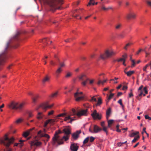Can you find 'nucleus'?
<instances>
[{"mask_svg": "<svg viewBox=\"0 0 151 151\" xmlns=\"http://www.w3.org/2000/svg\"><path fill=\"white\" fill-rule=\"evenodd\" d=\"M91 101H95L96 102L97 101L96 99L95 98L94 96H93L91 97V99L90 100Z\"/></svg>", "mask_w": 151, "mask_h": 151, "instance_id": "48", "label": "nucleus"}, {"mask_svg": "<svg viewBox=\"0 0 151 151\" xmlns=\"http://www.w3.org/2000/svg\"><path fill=\"white\" fill-rule=\"evenodd\" d=\"M139 138V136L137 135L135 137L134 139L132 140V142L134 143L136 142Z\"/></svg>", "mask_w": 151, "mask_h": 151, "instance_id": "30", "label": "nucleus"}, {"mask_svg": "<svg viewBox=\"0 0 151 151\" xmlns=\"http://www.w3.org/2000/svg\"><path fill=\"white\" fill-rule=\"evenodd\" d=\"M14 141L13 138L9 139L6 135H5L4 138L0 139V144L3 145L6 147V149H3L2 151H12V149L9 147L13 142Z\"/></svg>", "mask_w": 151, "mask_h": 151, "instance_id": "3", "label": "nucleus"}, {"mask_svg": "<svg viewBox=\"0 0 151 151\" xmlns=\"http://www.w3.org/2000/svg\"><path fill=\"white\" fill-rule=\"evenodd\" d=\"M143 51V50H142L141 49H140L139 50L136 52L137 55H138L140 52L141 51Z\"/></svg>", "mask_w": 151, "mask_h": 151, "instance_id": "63", "label": "nucleus"}, {"mask_svg": "<svg viewBox=\"0 0 151 151\" xmlns=\"http://www.w3.org/2000/svg\"><path fill=\"white\" fill-rule=\"evenodd\" d=\"M37 97L38 96H36L32 98V101L34 103H35L36 102V100Z\"/></svg>", "mask_w": 151, "mask_h": 151, "instance_id": "49", "label": "nucleus"}, {"mask_svg": "<svg viewBox=\"0 0 151 151\" xmlns=\"http://www.w3.org/2000/svg\"><path fill=\"white\" fill-rule=\"evenodd\" d=\"M106 80H104L103 81H102L101 80H99L98 82L97 83V84L98 85H99L100 84H103L104 83H105L106 81Z\"/></svg>", "mask_w": 151, "mask_h": 151, "instance_id": "34", "label": "nucleus"}, {"mask_svg": "<svg viewBox=\"0 0 151 151\" xmlns=\"http://www.w3.org/2000/svg\"><path fill=\"white\" fill-rule=\"evenodd\" d=\"M48 39L47 38H45L43 39L42 40V42L44 43L47 42L48 41Z\"/></svg>", "mask_w": 151, "mask_h": 151, "instance_id": "47", "label": "nucleus"}, {"mask_svg": "<svg viewBox=\"0 0 151 151\" xmlns=\"http://www.w3.org/2000/svg\"><path fill=\"white\" fill-rule=\"evenodd\" d=\"M95 1L94 0H90L89 2L88 3L87 6H90L91 5H93L95 4Z\"/></svg>", "mask_w": 151, "mask_h": 151, "instance_id": "29", "label": "nucleus"}, {"mask_svg": "<svg viewBox=\"0 0 151 151\" xmlns=\"http://www.w3.org/2000/svg\"><path fill=\"white\" fill-rule=\"evenodd\" d=\"M101 9L107 11L110 9H112V8L111 7H109L108 8H106L105 6H103V5H102L101 7Z\"/></svg>", "mask_w": 151, "mask_h": 151, "instance_id": "28", "label": "nucleus"}, {"mask_svg": "<svg viewBox=\"0 0 151 151\" xmlns=\"http://www.w3.org/2000/svg\"><path fill=\"white\" fill-rule=\"evenodd\" d=\"M114 93H111L108 98V100H110L114 96Z\"/></svg>", "mask_w": 151, "mask_h": 151, "instance_id": "44", "label": "nucleus"}, {"mask_svg": "<svg viewBox=\"0 0 151 151\" xmlns=\"http://www.w3.org/2000/svg\"><path fill=\"white\" fill-rule=\"evenodd\" d=\"M59 65V68H62L64 67L65 66V64L64 62L60 63Z\"/></svg>", "mask_w": 151, "mask_h": 151, "instance_id": "38", "label": "nucleus"}, {"mask_svg": "<svg viewBox=\"0 0 151 151\" xmlns=\"http://www.w3.org/2000/svg\"><path fill=\"white\" fill-rule=\"evenodd\" d=\"M146 2L147 5L151 8V0H146Z\"/></svg>", "mask_w": 151, "mask_h": 151, "instance_id": "31", "label": "nucleus"}, {"mask_svg": "<svg viewBox=\"0 0 151 151\" xmlns=\"http://www.w3.org/2000/svg\"><path fill=\"white\" fill-rule=\"evenodd\" d=\"M63 0H50L49 2V5L53 8H55L58 4L61 5L63 3Z\"/></svg>", "mask_w": 151, "mask_h": 151, "instance_id": "7", "label": "nucleus"}, {"mask_svg": "<svg viewBox=\"0 0 151 151\" xmlns=\"http://www.w3.org/2000/svg\"><path fill=\"white\" fill-rule=\"evenodd\" d=\"M42 144L41 142H38L36 140L35 141H32L30 143L31 146H38L41 145Z\"/></svg>", "mask_w": 151, "mask_h": 151, "instance_id": "15", "label": "nucleus"}, {"mask_svg": "<svg viewBox=\"0 0 151 151\" xmlns=\"http://www.w3.org/2000/svg\"><path fill=\"white\" fill-rule=\"evenodd\" d=\"M102 103V99L101 97H99L98 98V101L96 104V106H100Z\"/></svg>", "mask_w": 151, "mask_h": 151, "instance_id": "25", "label": "nucleus"}, {"mask_svg": "<svg viewBox=\"0 0 151 151\" xmlns=\"http://www.w3.org/2000/svg\"><path fill=\"white\" fill-rule=\"evenodd\" d=\"M72 113H73V115H76L78 117L82 116H87L88 115V109H86L84 110H81L76 114L75 109H72Z\"/></svg>", "mask_w": 151, "mask_h": 151, "instance_id": "6", "label": "nucleus"}, {"mask_svg": "<svg viewBox=\"0 0 151 151\" xmlns=\"http://www.w3.org/2000/svg\"><path fill=\"white\" fill-rule=\"evenodd\" d=\"M62 133V132L60 130L58 131L55 132L52 138V144L53 145L57 147L58 145L63 144V139H64L65 141L68 139V137L67 135L66 136H64L62 139H60L59 138V137L58 134Z\"/></svg>", "mask_w": 151, "mask_h": 151, "instance_id": "2", "label": "nucleus"}, {"mask_svg": "<svg viewBox=\"0 0 151 151\" xmlns=\"http://www.w3.org/2000/svg\"><path fill=\"white\" fill-rule=\"evenodd\" d=\"M71 119L70 116H66L64 119V121H67L68 120L70 119Z\"/></svg>", "mask_w": 151, "mask_h": 151, "instance_id": "43", "label": "nucleus"}, {"mask_svg": "<svg viewBox=\"0 0 151 151\" xmlns=\"http://www.w3.org/2000/svg\"><path fill=\"white\" fill-rule=\"evenodd\" d=\"M75 117H71V119H70V121L68 122V123H70L71 124L72 123V122L75 120Z\"/></svg>", "mask_w": 151, "mask_h": 151, "instance_id": "41", "label": "nucleus"}, {"mask_svg": "<svg viewBox=\"0 0 151 151\" xmlns=\"http://www.w3.org/2000/svg\"><path fill=\"white\" fill-rule=\"evenodd\" d=\"M145 118L146 119H148L149 120H151V117L149 116L148 115H145Z\"/></svg>", "mask_w": 151, "mask_h": 151, "instance_id": "50", "label": "nucleus"}, {"mask_svg": "<svg viewBox=\"0 0 151 151\" xmlns=\"http://www.w3.org/2000/svg\"><path fill=\"white\" fill-rule=\"evenodd\" d=\"M122 57H123V58H124L125 60H126V59L127 58V55L126 54H125L124 55H123L122 56Z\"/></svg>", "mask_w": 151, "mask_h": 151, "instance_id": "62", "label": "nucleus"}, {"mask_svg": "<svg viewBox=\"0 0 151 151\" xmlns=\"http://www.w3.org/2000/svg\"><path fill=\"white\" fill-rule=\"evenodd\" d=\"M21 34L20 32H18L7 43L4 51L0 54V66L2 65L5 59L6 58V51L9 47L10 44L14 40H17L19 39V36Z\"/></svg>", "mask_w": 151, "mask_h": 151, "instance_id": "1", "label": "nucleus"}, {"mask_svg": "<svg viewBox=\"0 0 151 151\" xmlns=\"http://www.w3.org/2000/svg\"><path fill=\"white\" fill-rule=\"evenodd\" d=\"M50 64L52 65H56L55 63L53 60H51L50 62Z\"/></svg>", "mask_w": 151, "mask_h": 151, "instance_id": "53", "label": "nucleus"}, {"mask_svg": "<svg viewBox=\"0 0 151 151\" xmlns=\"http://www.w3.org/2000/svg\"><path fill=\"white\" fill-rule=\"evenodd\" d=\"M111 112V109L109 108L108 110L106 111V119H108L109 116L110 115Z\"/></svg>", "mask_w": 151, "mask_h": 151, "instance_id": "24", "label": "nucleus"}, {"mask_svg": "<svg viewBox=\"0 0 151 151\" xmlns=\"http://www.w3.org/2000/svg\"><path fill=\"white\" fill-rule=\"evenodd\" d=\"M139 134V132H133L131 134L130 137H133L136 135H137Z\"/></svg>", "mask_w": 151, "mask_h": 151, "instance_id": "33", "label": "nucleus"}, {"mask_svg": "<svg viewBox=\"0 0 151 151\" xmlns=\"http://www.w3.org/2000/svg\"><path fill=\"white\" fill-rule=\"evenodd\" d=\"M35 129V128L33 127L30 129L28 131L24 132L23 134V136L25 137H27L30 133H31V132Z\"/></svg>", "mask_w": 151, "mask_h": 151, "instance_id": "16", "label": "nucleus"}, {"mask_svg": "<svg viewBox=\"0 0 151 151\" xmlns=\"http://www.w3.org/2000/svg\"><path fill=\"white\" fill-rule=\"evenodd\" d=\"M50 120H47L45 123L44 126L45 127H46L48 123H49Z\"/></svg>", "mask_w": 151, "mask_h": 151, "instance_id": "57", "label": "nucleus"}, {"mask_svg": "<svg viewBox=\"0 0 151 151\" xmlns=\"http://www.w3.org/2000/svg\"><path fill=\"white\" fill-rule=\"evenodd\" d=\"M122 99H120L119 101H118V103H119V104H120V105L123 107H124V105H123V104H122Z\"/></svg>", "mask_w": 151, "mask_h": 151, "instance_id": "42", "label": "nucleus"}, {"mask_svg": "<svg viewBox=\"0 0 151 151\" xmlns=\"http://www.w3.org/2000/svg\"><path fill=\"white\" fill-rule=\"evenodd\" d=\"M54 112V111L53 110H52L50 111L48 113V115H50L52 114Z\"/></svg>", "mask_w": 151, "mask_h": 151, "instance_id": "64", "label": "nucleus"}, {"mask_svg": "<svg viewBox=\"0 0 151 151\" xmlns=\"http://www.w3.org/2000/svg\"><path fill=\"white\" fill-rule=\"evenodd\" d=\"M127 86H123L122 88V90H126L127 89Z\"/></svg>", "mask_w": 151, "mask_h": 151, "instance_id": "61", "label": "nucleus"}, {"mask_svg": "<svg viewBox=\"0 0 151 151\" xmlns=\"http://www.w3.org/2000/svg\"><path fill=\"white\" fill-rule=\"evenodd\" d=\"M23 121V119H21V118H19V119H17L16 121V123H17V124H19L20 123H21V122H22V121Z\"/></svg>", "mask_w": 151, "mask_h": 151, "instance_id": "37", "label": "nucleus"}, {"mask_svg": "<svg viewBox=\"0 0 151 151\" xmlns=\"http://www.w3.org/2000/svg\"><path fill=\"white\" fill-rule=\"evenodd\" d=\"M114 122V120L112 119L108 120V127H111V124L113 123Z\"/></svg>", "mask_w": 151, "mask_h": 151, "instance_id": "26", "label": "nucleus"}, {"mask_svg": "<svg viewBox=\"0 0 151 151\" xmlns=\"http://www.w3.org/2000/svg\"><path fill=\"white\" fill-rule=\"evenodd\" d=\"M48 120H50L49 123H50L51 124H53L55 122V120L54 119H49Z\"/></svg>", "mask_w": 151, "mask_h": 151, "instance_id": "46", "label": "nucleus"}, {"mask_svg": "<svg viewBox=\"0 0 151 151\" xmlns=\"http://www.w3.org/2000/svg\"><path fill=\"white\" fill-rule=\"evenodd\" d=\"M143 86L142 85L141 86L138 88V95L137 96L136 98L137 99L139 100H140L142 95L143 94V89H142Z\"/></svg>", "mask_w": 151, "mask_h": 151, "instance_id": "11", "label": "nucleus"}, {"mask_svg": "<svg viewBox=\"0 0 151 151\" xmlns=\"http://www.w3.org/2000/svg\"><path fill=\"white\" fill-rule=\"evenodd\" d=\"M89 139H90V142H92L95 139V138L94 137H93L91 136L89 138Z\"/></svg>", "mask_w": 151, "mask_h": 151, "instance_id": "52", "label": "nucleus"}, {"mask_svg": "<svg viewBox=\"0 0 151 151\" xmlns=\"http://www.w3.org/2000/svg\"><path fill=\"white\" fill-rule=\"evenodd\" d=\"M72 75V74L70 73H68L65 76L66 78H68L70 76Z\"/></svg>", "mask_w": 151, "mask_h": 151, "instance_id": "51", "label": "nucleus"}, {"mask_svg": "<svg viewBox=\"0 0 151 151\" xmlns=\"http://www.w3.org/2000/svg\"><path fill=\"white\" fill-rule=\"evenodd\" d=\"M63 132L67 135H69L71 133L70 129L68 128H65L63 129Z\"/></svg>", "mask_w": 151, "mask_h": 151, "instance_id": "20", "label": "nucleus"}, {"mask_svg": "<svg viewBox=\"0 0 151 151\" xmlns=\"http://www.w3.org/2000/svg\"><path fill=\"white\" fill-rule=\"evenodd\" d=\"M149 65L147 64L143 68V70L144 71L146 70V69L147 68L148 66Z\"/></svg>", "mask_w": 151, "mask_h": 151, "instance_id": "58", "label": "nucleus"}, {"mask_svg": "<svg viewBox=\"0 0 151 151\" xmlns=\"http://www.w3.org/2000/svg\"><path fill=\"white\" fill-rule=\"evenodd\" d=\"M89 137H87L83 141V143L85 144L87 143L89 140Z\"/></svg>", "mask_w": 151, "mask_h": 151, "instance_id": "36", "label": "nucleus"}, {"mask_svg": "<svg viewBox=\"0 0 151 151\" xmlns=\"http://www.w3.org/2000/svg\"><path fill=\"white\" fill-rule=\"evenodd\" d=\"M143 92H144L146 94H147L148 93V91L147 90V88L146 87H145L143 89Z\"/></svg>", "mask_w": 151, "mask_h": 151, "instance_id": "40", "label": "nucleus"}, {"mask_svg": "<svg viewBox=\"0 0 151 151\" xmlns=\"http://www.w3.org/2000/svg\"><path fill=\"white\" fill-rule=\"evenodd\" d=\"M114 54L115 53L114 52L107 50L105 51L104 53L101 54L100 55L99 58L102 60H105L108 58L111 57L114 55Z\"/></svg>", "mask_w": 151, "mask_h": 151, "instance_id": "5", "label": "nucleus"}, {"mask_svg": "<svg viewBox=\"0 0 151 151\" xmlns=\"http://www.w3.org/2000/svg\"><path fill=\"white\" fill-rule=\"evenodd\" d=\"M81 132V130L77 131L72 134V137L74 140H77L79 137V135Z\"/></svg>", "mask_w": 151, "mask_h": 151, "instance_id": "12", "label": "nucleus"}, {"mask_svg": "<svg viewBox=\"0 0 151 151\" xmlns=\"http://www.w3.org/2000/svg\"><path fill=\"white\" fill-rule=\"evenodd\" d=\"M131 61L132 62L131 67H134L136 63L134 60H131Z\"/></svg>", "mask_w": 151, "mask_h": 151, "instance_id": "45", "label": "nucleus"}, {"mask_svg": "<svg viewBox=\"0 0 151 151\" xmlns=\"http://www.w3.org/2000/svg\"><path fill=\"white\" fill-rule=\"evenodd\" d=\"M102 128H103V130L106 133V134L107 135L108 133V132L107 130V127L104 126V127H103Z\"/></svg>", "mask_w": 151, "mask_h": 151, "instance_id": "39", "label": "nucleus"}, {"mask_svg": "<svg viewBox=\"0 0 151 151\" xmlns=\"http://www.w3.org/2000/svg\"><path fill=\"white\" fill-rule=\"evenodd\" d=\"M65 115V114L63 113V114H60L58 115L57 116V117H59L63 116L64 115Z\"/></svg>", "mask_w": 151, "mask_h": 151, "instance_id": "60", "label": "nucleus"}, {"mask_svg": "<svg viewBox=\"0 0 151 151\" xmlns=\"http://www.w3.org/2000/svg\"><path fill=\"white\" fill-rule=\"evenodd\" d=\"M86 75L84 74H82L79 76L78 78L80 80L84 81L86 77Z\"/></svg>", "mask_w": 151, "mask_h": 151, "instance_id": "21", "label": "nucleus"}, {"mask_svg": "<svg viewBox=\"0 0 151 151\" xmlns=\"http://www.w3.org/2000/svg\"><path fill=\"white\" fill-rule=\"evenodd\" d=\"M125 60L124 58H121L119 59H118L116 60V61L119 62H122V61H124V60Z\"/></svg>", "mask_w": 151, "mask_h": 151, "instance_id": "55", "label": "nucleus"}, {"mask_svg": "<svg viewBox=\"0 0 151 151\" xmlns=\"http://www.w3.org/2000/svg\"><path fill=\"white\" fill-rule=\"evenodd\" d=\"M93 133H97L98 132L101 131L102 129L99 128L98 126L95 125L93 127Z\"/></svg>", "mask_w": 151, "mask_h": 151, "instance_id": "17", "label": "nucleus"}, {"mask_svg": "<svg viewBox=\"0 0 151 151\" xmlns=\"http://www.w3.org/2000/svg\"><path fill=\"white\" fill-rule=\"evenodd\" d=\"M78 149V146L75 143L72 144L70 146V149L72 151H77Z\"/></svg>", "mask_w": 151, "mask_h": 151, "instance_id": "14", "label": "nucleus"}, {"mask_svg": "<svg viewBox=\"0 0 151 151\" xmlns=\"http://www.w3.org/2000/svg\"><path fill=\"white\" fill-rule=\"evenodd\" d=\"M83 94L82 92H77L76 93H75L74 96L76 99V101H79L81 100V99H83L84 98V97L83 96H78V95L79 94L80 95H81Z\"/></svg>", "mask_w": 151, "mask_h": 151, "instance_id": "10", "label": "nucleus"}, {"mask_svg": "<svg viewBox=\"0 0 151 151\" xmlns=\"http://www.w3.org/2000/svg\"><path fill=\"white\" fill-rule=\"evenodd\" d=\"M37 134L38 136L41 137H45L47 138L48 139H49L50 138V137L49 135L46 134H44L42 133V131L41 130H40L38 132Z\"/></svg>", "mask_w": 151, "mask_h": 151, "instance_id": "13", "label": "nucleus"}, {"mask_svg": "<svg viewBox=\"0 0 151 151\" xmlns=\"http://www.w3.org/2000/svg\"><path fill=\"white\" fill-rule=\"evenodd\" d=\"M53 104H52L50 105H49L48 102H46L41 104L39 107L37 109V110H38L39 108H41L45 111L48 108H51L53 106Z\"/></svg>", "mask_w": 151, "mask_h": 151, "instance_id": "8", "label": "nucleus"}, {"mask_svg": "<svg viewBox=\"0 0 151 151\" xmlns=\"http://www.w3.org/2000/svg\"><path fill=\"white\" fill-rule=\"evenodd\" d=\"M130 45V43H128L126 45V46H125V47H124V48L126 50H127V47L129 46Z\"/></svg>", "mask_w": 151, "mask_h": 151, "instance_id": "59", "label": "nucleus"}, {"mask_svg": "<svg viewBox=\"0 0 151 151\" xmlns=\"http://www.w3.org/2000/svg\"><path fill=\"white\" fill-rule=\"evenodd\" d=\"M124 73L127 75L128 76H130L133 74L134 71L133 70L129 71L128 72H126L125 70L124 71Z\"/></svg>", "mask_w": 151, "mask_h": 151, "instance_id": "22", "label": "nucleus"}, {"mask_svg": "<svg viewBox=\"0 0 151 151\" xmlns=\"http://www.w3.org/2000/svg\"><path fill=\"white\" fill-rule=\"evenodd\" d=\"M121 27V24H118L115 26V28L116 29H120Z\"/></svg>", "mask_w": 151, "mask_h": 151, "instance_id": "35", "label": "nucleus"}, {"mask_svg": "<svg viewBox=\"0 0 151 151\" xmlns=\"http://www.w3.org/2000/svg\"><path fill=\"white\" fill-rule=\"evenodd\" d=\"M91 115L94 119H101V115L97 113L96 110L94 111L93 113L91 114Z\"/></svg>", "mask_w": 151, "mask_h": 151, "instance_id": "9", "label": "nucleus"}, {"mask_svg": "<svg viewBox=\"0 0 151 151\" xmlns=\"http://www.w3.org/2000/svg\"><path fill=\"white\" fill-rule=\"evenodd\" d=\"M125 35V32H123L119 35V36L120 38H123L124 37Z\"/></svg>", "mask_w": 151, "mask_h": 151, "instance_id": "27", "label": "nucleus"}, {"mask_svg": "<svg viewBox=\"0 0 151 151\" xmlns=\"http://www.w3.org/2000/svg\"><path fill=\"white\" fill-rule=\"evenodd\" d=\"M37 118L39 119H41L42 118V113L40 112H38Z\"/></svg>", "mask_w": 151, "mask_h": 151, "instance_id": "32", "label": "nucleus"}, {"mask_svg": "<svg viewBox=\"0 0 151 151\" xmlns=\"http://www.w3.org/2000/svg\"><path fill=\"white\" fill-rule=\"evenodd\" d=\"M136 17V15L133 13H131L127 15L126 17L128 19H130L131 18L134 19Z\"/></svg>", "mask_w": 151, "mask_h": 151, "instance_id": "18", "label": "nucleus"}, {"mask_svg": "<svg viewBox=\"0 0 151 151\" xmlns=\"http://www.w3.org/2000/svg\"><path fill=\"white\" fill-rule=\"evenodd\" d=\"M50 80V77L47 75L45 76L42 80L43 84L49 82Z\"/></svg>", "mask_w": 151, "mask_h": 151, "instance_id": "19", "label": "nucleus"}, {"mask_svg": "<svg viewBox=\"0 0 151 151\" xmlns=\"http://www.w3.org/2000/svg\"><path fill=\"white\" fill-rule=\"evenodd\" d=\"M57 94H58L57 92H55V93L52 94V95H51V97H55L56 96Z\"/></svg>", "mask_w": 151, "mask_h": 151, "instance_id": "56", "label": "nucleus"}, {"mask_svg": "<svg viewBox=\"0 0 151 151\" xmlns=\"http://www.w3.org/2000/svg\"><path fill=\"white\" fill-rule=\"evenodd\" d=\"M62 71V69L60 68H59L56 71V74L57 77H58L59 74Z\"/></svg>", "mask_w": 151, "mask_h": 151, "instance_id": "23", "label": "nucleus"}, {"mask_svg": "<svg viewBox=\"0 0 151 151\" xmlns=\"http://www.w3.org/2000/svg\"><path fill=\"white\" fill-rule=\"evenodd\" d=\"M25 104L24 103H18L14 102H11L9 105V107L13 109H18L21 110L24 108Z\"/></svg>", "mask_w": 151, "mask_h": 151, "instance_id": "4", "label": "nucleus"}, {"mask_svg": "<svg viewBox=\"0 0 151 151\" xmlns=\"http://www.w3.org/2000/svg\"><path fill=\"white\" fill-rule=\"evenodd\" d=\"M143 51H144L146 54V57H147V56L149 55L150 54V53L149 52H147L145 50H143Z\"/></svg>", "mask_w": 151, "mask_h": 151, "instance_id": "54", "label": "nucleus"}]
</instances>
